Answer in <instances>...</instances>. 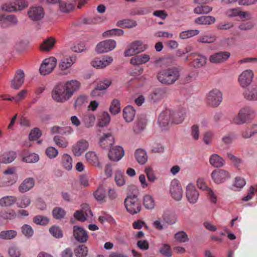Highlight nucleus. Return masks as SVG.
I'll use <instances>...</instances> for the list:
<instances>
[{
    "label": "nucleus",
    "mask_w": 257,
    "mask_h": 257,
    "mask_svg": "<svg viewBox=\"0 0 257 257\" xmlns=\"http://www.w3.org/2000/svg\"><path fill=\"white\" fill-rule=\"evenodd\" d=\"M18 9L16 4H14L11 2H7L1 6V10L6 12L12 13L19 12Z\"/></svg>",
    "instance_id": "7ed1b4c3"
},
{
    "label": "nucleus",
    "mask_w": 257,
    "mask_h": 257,
    "mask_svg": "<svg viewBox=\"0 0 257 257\" xmlns=\"http://www.w3.org/2000/svg\"><path fill=\"white\" fill-rule=\"evenodd\" d=\"M238 0H221V2L225 5H229L238 2Z\"/></svg>",
    "instance_id": "9b49d317"
},
{
    "label": "nucleus",
    "mask_w": 257,
    "mask_h": 257,
    "mask_svg": "<svg viewBox=\"0 0 257 257\" xmlns=\"http://www.w3.org/2000/svg\"><path fill=\"white\" fill-rule=\"evenodd\" d=\"M257 3V0H238V4L240 6L251 5Z\"/></svg>",
    "instance_id": "0eeeda50"
},
{
    "label": "nucleus",
    "mask_w": 257,
    "mask_h": 257,
    "mask_svg": "<svg viewBox=\"0 0 257 257\" xmlns=\"http://www.w3.org/2000/svg\"><path fill=\"white\" fill-rule=\"evenodd\" d=\"M228 16H248L249 14L247 12L242 11L240 8L229 9L227 11Z\"/></svg>",
    "instance_id": "20e7f679"
},
{
    "label": "nucleus",
    "mask_w": 257,
    "mask_h": 257,
    "mask_svg": "<svg viewBox=\"0 0 257 257\" xmlns=\"http://www.w3.org/2000/svg\"><path fill=\"white\" fill-rule=\"evenodd\" d=\"M60 9L63 13H69L73 10L74 6L71 4L62 3L60 6Z\"/></svg>",
    "instance_id": "423d86ee"
},
{
    "label": "nucleus",
    "mask_w": 257,
    "mask_h": 257,
    "mask_svg": "<svg viewBox=\"0 0 257 257\" xmlns=\"http://www.w3.org/2000/svg\"><path fill=\"white\" fill-rule=\"evenodd\" d=\"M154 16H167L168 14L165 12L164 10H158L154 11L153 13Z\"/></svg>",
    "instance_id": "1a4fd4ad"
},
{
    "label": "nucleus",
    "mask_w": 257,
    "mask_h": 257,
    "mask_svg": "<svg viewBox=\"0 0 257 257\" xmlns=\"http://www.w3.org/2000/svg\"><path fill=\"white\" fill-rule=\"evenodd\" d=\"M136 14L139 15H146L147 14L145 13V11L144 10L141 9L139 10V12Z\"/></svg>",
    "instance_id": "ddd939ff"
},
{
    "label": "nucleus",
    "mask_w": 257,
    "mask_h": 257,
    "mask_svg": "<svg viewBox=\"0 0 257 257\" xmlns=\"http://www.w3.org/2000/svg\"><path fill=\"white\" fill-rule=\"evenodd\" d=\"M126 2H132V3H134V2H137L138 0H125Z\"/></svg>",
    "instance_id": "2eb2a0df"
},
{
    "label": "nucleus",
    "mask_w": 257,
    "mask_h": 257,
    "mask_svg": "<svg viewBox=\"0 0 257 257\" xmlns=\"http://www.w3.org/2000/svg\"><path fill=\"white\" fill-rule=\"evenodd\" d=\"M84 4V2L79 3L78 5V8L80 9Z\"/></svg>",
    "instance_id": "4468645a"
},
{
    "label": "nucleus",
    "mask_w": 257,
    "mask_h": 257,
    "mask_svg": "<svg viewBox=\"0 0 257 257\" xmlns=\"http://www.w3.org/2000/svg\"><path fill=\"white\" fill-rule=\"evenodd\" d=\"M61 0H47L48 4H55L60 2Z\"/></svg>",
    "instance_id": "f8f14e48"
},
{
    "label": "nucleus",
    "mask_w": 257,
    "mask_h": 257,
    "mask_svg": "<svg viewBox=\"0 0 257 257\" xmlns=\"http://www.w3.org/2000/svg\"><path fill=\"white\" fill-rule=\"evenodd\" d=\"M96 10L99 13L103 14L106 10V7L103 5H100L97 6Z\"/></svg>",
    "instance_id": "9d476101"
},
{
    "label": "nucleus",
    "mask_w": 257,
    "mask_h": 257,
    "mask_svg": "<svg viewBox=\"0 0 257 257\" xmlns=\"http://www.w3.org/2000/svg\"><path fill=\"white\" fill-rule=\"evenodd\" d=\"M29 16H44V8L41 6H34L29 8L28 13Z\"/></svg>",
    "instance_id": "f257e3e1"
},
{
    "label": "nucleus",
    "mask_w": 257,
    "mask_h": 257,
    "mask_svg": "<svg viewBox=\"0 0 257 257\" xmlns=\"http://www.w3.org/2000/svg\"><path fill=\"white\" fill-rule=\"evenodd\" d=\"M214 0H194L193 3L197 5H205L210 2H213Z\"/></svg>",
    "instance_id": "6e6552de"
},
{
    "label": "nucleus",
    "mask_w": 257,
    "mask_h": 257,
    "mask_svg": "<svg viewBox=\"0 0 257 257\" xmlns=\"http://www.w3.org/2000/svg\"><path fill=\"white\" fill-rule=\"evenodd\" d=\"M212 11V8L208 5H200L195 7L194 13L197 15H207Z\"/></svg>",
    "instance_id": "f03ea898"
},
{
    "label": "nucleus",
    "mask_w": 257,
    "mask_h": 257,
    "mask_svg": "<svg viewBox=\"0 0 257 257\" xmlns=\"http://www.w3.org/2000/svg\"><path fill=\"white\" fill-rule=\"evenodd\" d=\"M16 4L19 11L27 8L29 4V0H16Z\"/></svg>",
    "instance_id": "39448f33"
}]
</instances>
